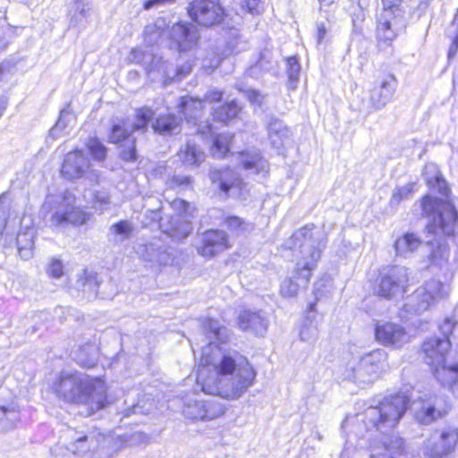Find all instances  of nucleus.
<instances>
[{"label":"nucleus","mask_w":458,"mask_h":458,"mask_svg":"<svg viewBox=\"0 0 458 458\" xmlns=\"http://www.w3.org/2000/svg\"><path fill=\"white\" fill-rule=\"evenodd\" d=\"M174 2H175V0H159L160 4H171Z\"/></svg>","instance_id":"5fc2aeb1"},{"label":"nucleus","mask_w":458,"mask_h":458,"mask_svg":"<svg viewBox=\"0 0 458 458\" xmlns=\"http://www.w3.org/2000/svg\"><path fill=\"white\" fill-rule=\"evenodd\" d=\"M7 101L4 98H0V117L3 115L4 110L6 109Z\"/></svg>","instance_id":"603ef678"},{"label":"nucleus","mask_w":458,"mask_h":458,"mask_svg":"<svg viewBox=\"0 0 458 458\" xmlns=\"http://www.w3.org/2000/svg\"><path fill=\"white\" fill-rule=\"evenodd\" d=\"M405 337V328L401 325L383 322L375 326V339L382 345L398 347L404 342Z\"/></svg>","instance_id":"6ab92c4d"},{"label":"nucleus","mask_w":458,"mask_h":458,"mask_svg":"<svg viewBox=\"0 0 458 458\" xmlns=\"http://www.w3.org/2000/svg\"><path fill=\"white\" fill-rule=\"evenodd\" d=\"M181 164L186 167H199L206 159L204 150L196 143L187 141L176 153Z\"/></svg>","instance_id":"5701e85b"},{"label":"nucleus","mask_w":458,"mask_h":458,"mask_svg":"<svg viewBox=\"0 0 458 458\" xmlns=\"http://www.w3.org/2000/svg\"><path fill=\"white\" fill-rule=\"evenodd\" d=\"M428 185L430 188H437L438 193L442 196L448 197L450 195L451 191L447 182L443 177L439 175H437L428 180Z\"/></svg>","instance_id":"4c0bfd02"},{"label":"nucleus","mask_w":458,"mask_h":458,"mask_svg":"<svg viewBox=\"0 0 458 458\" xmlns=\"http://www.w3.org/2000/svg\"><path fill=\"white\" fill-rule=\"evenodd\" d=\"M397 80L394 74H388L377 85H375L369 91V101L371 105L379 108L384 106L392 98Z\"/></svg>","instance_id":"4be33fe9"},{"label":"nucleus","mask_w":458,"mask_h":458,"mask_svg":"<svg viewBox=\"0 0 458 458\" xmlns=\"http://www.w3.org/2000/svg\"><path fill=\"white\" fill-rule=\"evenodd\" d=\"M247 99L253 104H260L262 102V96L258 90L250 89L246 92Z\"/></svg>","instance_id":"49530a36"},{"label":"nucleus","mask_w":458,"mask_h":458,"mask_svg":"<svg viewBox=\"0 0 458 458\" xmlns=\"http://www.w3.org/2000/svg\"><path fill=\"white\" fill-rule=\"evenodd\" d=\"M449 369L454 372H458V364L450 367Z\"/></svg>","instance_id":"6e6d98bb"},{"label":"nucleus","mask_w":458,"mask_h":458,"mask_svg":"<svg viewBox=\"0 0 458 458\" xmlns=\"http://www.w3.org/2000/svg\"><path fill=\"white\" fill-rule=\"evenodd\" d=\"M242 111L243 106L235 99H231L212 108L210 115L214 123L227 127L241 120Z\"/></svg>","instance_id":"412c9836"},{"label":"nucleus","mask_w":458,"mask_h":458,"mask_svg":"<svg viewBox=\"0 0 458 458\" xmlns=\"http://www.w3.org/2000/svg\"><path fill=\"white\" fill-rule=\"evenodd\" d=\"M53 390L68 404H88L100 410L109 403L107 386L99 377L80 379L74 374L61 375L55 381Z\"/></svg>","instance_id":"7ed1b4c3"},{"label":"nucleus","mask_w":458,"mask_h":458,"mask_svg":"<svg viewBox=\"0 0 458 458\" xmlns=\"http://www.w3.org/2000/svg\"><path fill=\"white\" fill-rule=\"evenodd\" d=\"M398 8H385L380 15L377 18L375 37L377 41V49L379 53H386L389 49V54H393V41L397 38L398 33L395 30V24L398 19Z\"/></svg>","instance_id":"9b49d317"},{"label":"nucleus","mask_w":458,"mask_h":458,"mask_svg":"<svg viewBox=\"0 0 458 458\" xmlns=\"http://www.w3.org/2000/svg\"><path fill=\"white\" fill-rule=\"evenodd\" d=\"M458 51V33L454 38L452 44L449 48V55H454Z\"/></svg>","instance_id":"8fccbe9b"},{"label":"nucleus","mask_w":458,"mask_h":458,"mask_svg":"<svg viewBox=\"0 0 458 458\" xmlns=\"http://www.w3.org/2000/svg\"><path fill=\"white\" fill-rule=\"evenodd\" d=\"M222 223L227 230L226 233L233 235L241 234L247 230V224L244 219L237 216H227L224 217Z\"/></svg>","instance_id":"7c9ffc66"},{"label":"nucleus","mask_w":458,"mask_h":458,"mask_svg":"<svg viewBox=\"0 0 458 458\" xmlns=\"http://www.w3.org/2000/svg\"><path fill=\"white\" fill-rule=\"evenodd\" d=\"M445 326L447 333L445 337H428L421 343L420 348L422 361L436 369L445 363L452 344H458V322H447Z\"/></svg>","instance_id":"39448f33"},{"label":"nucleus","mask_w":458,"mask_h":458,"mask_svg":"<svg viewBox=\"0 0 458 458\" xmlns=\"http://www.w3.org/2000/svg\"><path fill=\"white\" fill-rule=\"evenodd\" d=\"M241 8L243 12L255 16L263 13L264 4L261 0H243Z\"/></svg>","instance_id":"c9c22d12"},{"label":"nucleus","mask_w":458,"mask_h":458,"mask_svg":"<svg viewBox=\"0 0 458 458\" xmlns=\"http://www.w3.org/2000/svg\"><path fill=\"white\" fill-rule=\"evenodd\" d=\"M443 204L445 205V209L430 221L427 226L428 231L431 233L440 232L445 236H454L458 231V212L450 201Z\"/></svg>","instance_id":"dca6fc26"},{"label":"nucleus","mask_w":458,"mask_h":458,"mask_svg":"<svg viewBox=\"0 0 458 458\" xmlns=\"http://www.w3.org/2000/svg\"><path fill=\"white\" fill-rule=\"evenodd\" d=\"M321 257V250L313 248L307 257H304L302 263H298L293 270V278L287 277L282 281L279 286L280 295L284 298L295 297L299 292L297 280L308 284L310 281L312 272L317 267Z\"/></svg>","instance_id":"0eeeda50"},{"label":"nucleus","mask_w":458,"mask_h":458,"mask_svg":"<svg viewBox=\"0 0 458 458\" xmlns=\"http://www.w3.org/2000/svg\"><path fill=\"white\" fill-rule=\"evenodd\" d=\"M411 406V398L404 392H395L385 396L377 405L371 408V426L378 431L394 428Z\"/></svg>","instance_id":"20e7f679"},{"label":"nucleus","mask_w":458,"mask_h":458,"mask_svg":"<svg viewBox=\"0 0 458 458\" xmlns=\"http://www.w3.org/2000/svg\"><path fill=\"white\" fill-rule=\"evenodd\" d=\"M318 301V298H317L313 302H310L307 307L308 312H313L317 310V303Z\"/></svg>","instance_id":"864d4df0"},{"label":"nucleus","mask_w":458,"mask_h":458,"mask_svg":"<svg viewBox=\"0 0 458 458\" xmlns=\"http://www.w3.org/2000/svg\"><path fill=\"white\" fill-rule=\"evenodd\" d=\"M224 98V91L218 89H211L208 90L202 100L209 104L220 103Z\"/></svg>","instance_id":"ea45409f"},{"label":"nucleus","mask_w":458,"mask_h":458,"mask_svg":"<svg viewBox=\"0 0 458 458\" xmlns=\"http://www.w3.org/2000/svg\"><path fill=\"white\" fill-rule=\"evenodd\" d=\"M201 328L206 335L216 339L220 338L222 327L218 326L215 318L209 317L203 318L201 321Z\"/></svg>","instance_id":"f704fd0d"},{"label":"nucleus","mask_w":458,"mask_h":458,"mask_svg":"<svg viewBox=\"0 0 458 458\" xmlns=\"http://www.w3.org/2000/svg\"><path fill=\"white\" fill-rule=\"evenodd\" d=\"M201 98L185 95L180 98L177 110L186 119L191 118L197 112L202 111Z\"/></svg>","instance_id":"c85d7f7f"},{"label":"nucleus","mask_w":458,"mask_h":458,"mask_svg":"<svg viewBox=\"0 0 458 458\" xmlns=\"http://www.w3.org/2000/svg\"><path fill=\"white\" fill-rule=\"evenodd\" d=\"M164 233L176 242H182L191 234L192 225L189 220H178L170 223V225Z\"/></svg>","instance_id":"cd10ccee"},{"label":"nucleus","mask_w":458,"mask_h":458,"mask_svg":"<svg viewBox=\"0 0 458 458\" xmlns=\"http://www.w3.org/2000/svg\"><path fill=\"white\" fill-rule=\"evenodd\" d=\"M87 439H88V437H87V436H83V437H79V438L77 439V441L84 442V441H86Z\"/></svg>","instance_id":"4d7b16f0"},{"label":"nucleus","mask_w":458,"mask_h":458,"mask_svg":"<svg viewBox=\"0 0 458 458\" xmlns=\"http://www.w3.org/2000/svg\"><path fill=\"white\" fill-rule=\"evenodd\" d=\"M208 175L211 183L215 184L225 196H229L233 191L239 194L245 191L246 184L243 179L229 165L215 168L209 172Z\"/></svg>","instance_id":"4468645a"},{"label":"nucleus","mask_w":458,"mask_h":458,"mask_svg":"<svg viewBox=\"0 0 458 458\" xmlns=\"http://www.w3.org/2000/svg\"><path fill=\"white\" fill-rule=\"evenodd\" d=\"M86 148L93 160L104 162L106 159L108 148L98 138H89L86 142Z\"/></svg>","instance_id":"c756f323"},{"label":"nucleus","mask_w":458,"mask_h":458,"mask_svg":"<svg viewBox=\"0 0 458 458\" xmlns=\"http://www.w3.org/2000/svg\"><path fill=\"white\" fill-rule=\"evenodd\" d=\"M48 275L53 278H60L64 275V266L60 259H53L47 268Z\"/></svg>","instance_id":"a19ab883"},{"label":"nucleus","mask_w":458,"mask_h":458,"mask_svg":"<svg viewBox=\"0 0 458 458\" xmlns=\"http://www.w3.org/2000/svg\"><path fill=\"white\" fill-rule=\"evenodd\" d=\"M458 445V428L446 427L438 431L437 437L427 445L428 454L434 458L451 455Z\"/></svg>","instance_id":"2eb2a0df"},{"label":"nucleus","mask_w":458,"mask_h":458,"mask_svg":"<svg viewBox=\"0 0 458 458\" xmlns=\"http://www.w3.org/2000/svg\"><path fill=\"white\" fill-rule=\"evenodd\" d=\"M238 327L242 331H258L259 328H265V318L259 311L243 310L237 318Z\"/></svg>","instance_id":"393cba45"},{"label":"nucleus","mask_w":458,"mask_h":458,"mask_svg":"<svg viewBox=\"0 0 458 458\" xmlns=\"http://www.w3.org/2000/svg\"><path fill=\"white\" fill-rule=\"evenodd\" d=\"M412 193H413L412 187H403V188L398 189L395 191L394 198L396 199V201H401L403 199L409 198L410 196H411Z\"/></svg>","instance_id":"c03bdc74"},{"label":"nucleus","mask_w":458,"mask_h":458,"mask_svg":"<svg viewBox=\"0 0 458 458\" xmlns=\"http://www.w3.org/2000/svg\"><path fill=\"white\" fill-rule=\"evenodd\" d=\"M133 131L123 118L114 122L108 131V142L117 147L120 158L126 163L135 162L138 158Z\"/></svg>","instance_id":"6e6552de"},{"label":"nucleus","mask_w":458,"mask_h":458,"mask_svg":"<svg viewBox=\"0 0 458 458\" xmlns=\"http://www.w3.org/2000/svg\"><path fill=\"white\" fill-rule=\"evenodd\" d=\"M382 5L386 8H398L401 6L403 0H381Z\"/></svg>","instance_id":"09e8293b"},{"label":"nucleus","mask_w":458,"mask_h":458,"mask_svg":"<svg viewBox=\"0 0 458 458\" xmlns=\"http://www.w3.org/2000/svg\"><path fill=\"white\" fill-rule=\"evenodd\" d=\"M421 245V240L413 233H405L398 237L394 243L395 251L399 255H404L417 250Z\"/></svg>","instance_id":"bb28decb"},{"label":"nucleus","mask_w":458,"mask_h":458,"mask_svg":"<svg viewBox=\"0 0 458 458\" xmlns=\"http://www.w3.org/2000/svg\"><path fill=\"white\" fill-rule=\"evenodd\" d=\"M326 34H327V29H326L325 25L324 24L318 25V29H317V32H316L318 43H321L324 40Z\"/></svg>","instance_id":"de8ad7c7"},{"label":"nucleus","mask_w":458,"mask_h":458,"mask_svg":"<svg viewBox=\"0 0 458 458\" xmlns=\"http://www.w3.org/2000/svg\"><path fill=\"white\" fill-rule=\"evenodd\" d=\"M239 157H242V166L246 170L255 169L259 170V165L263 161V157L259 153H249L248 151L242 150L238 153Z\"/></svg>","instance_id":"473e14b6"},{"label":"nucleus","mask_w":458,"mask_h":458,"mask_svg":"<svg viewBox=\"0 0 458 458\" xmlns=\"http://www.w3.org/2000/svg\"><path fill=\"white\" fill-rule=\"evenodd\" d=\"M311 229H312L311 227H310L308 225H304L301 228H300L298 231L294 232L292 234L291 238L295 239V240L311 239L312 238Z\"/></svg>","instance_id":"37998d69"},{"label":"nucleus","mask_w":458,"mask_h":458,"mask_svg":"<svg viewBox=\"0 0 458 458\" xmlns=\"http://www.w3.org/2000/svg\"><path fill=\"white\" fill-rule=\"evenodd\" d=\"M196 133L202 138L210 136L208 152L214 159L224 160L233 155L235 139L233 132H215L213 124L210 122H205L198 126Z\"/></svg>","instance_id":"9d476101"},{"label":"nucleus","mask_w":458,"mask_h":458,"mask_svg":"<svg viewBox=\"0 0 458 458\" xmlns=\"http://www.w3.org/2000/svg\"><path fill=\"white\" fill-rule=\"evenodd\" d=\"M169 205L180 216L191 214V204L183 199L176 198Z\"/></svg>","instance_id":"58836bf2"},{"label":"nucleus","mask_w":458,"mask_h":458,"mask_svg":"<svg viewBox=\"0 0 458 458\" xmlns=\"http://www.w3.org/2000/svg\"><path fill=\"white\" fill-rule=\"evenodd\" d=\"M211 364V357L202 355L197 369L196 383L205 393L235 399L254 384L256 371L245 356L237 363L230 354H224L213 366L214 373L209 369Z\"/></svg>","instance_id":"f257e3e1"},{"label":"nucleus","mask_w":458,"mask_h":458,"mask_svg":"<svg viewBox=\"0 0 458 458\" xmlns=\"http://www.w3.org/2000/svg\"><path fill=\"white\" fill-rule=\"evenodd\" d=\"M417 304L427 310L447 296L444 284L438 280L431 279L425 282L416 292Z\"/></svg>","instance_id":"a211bd4d"},{"label":"nucleus","mask_w":458,"mask_h":458,"mask_svg":"<svg viewBox=\"0 0 458 458\" xmlns=\"http://www.w3.org/2000/svg\"><path fill=\"white\" fill-rule=\"evenodd\" d=\"M232 248L229 234L219 228H208L199 233L197 253L206 259L216 258Z\"/></svg>","instance_id":"1a4fd4ad"},{"label":"nucleus","mask_w":458,"mask_h":458,"mask_svg":"<svg viewBox=\"0 0 458 458\" xmlns=\"http://www.w3.org/2000/svg\"><path fill=\"white\" fill-rule=\"evenodd\" d=\"M16 244L20 255H30L34 249L32 235L28 231H20L16 236Z\"/></svg>","instance_id":"2f4dec72"},{"label":"nucleus","mask_w":458,"mask_h":458,"mask_svg":"<svg viewBox=\"0 0 458 458\" xmlns=\"http://www.w3.org/2000/svg\"><path fill=\"white\" fill-rule=\"evenodd\" d=\"M75 198L70 194L62 196V204L64 209L62 212L56 211L51 216L52 226L55 228L70 225L74 227L82 226L90 220L91 213L83 208L73 204Z\"/></svg>","instance_id":"f8f14e48"},{"label":"nucleus","mask_w":458,"mask_h":458,"mask_svg":"<svg viewBox=\"0 0 458 458\" xmlns=\"http://www.w3.org/2000/svg\"><path fill=\"white\" fill-rule=\"evenodd\" d=\"M418 402L420 406L414 412V418L420 424H431L445 417L451 408L445 398L437 394L419 398Z\"/></svg>","instance_id":"ddd939ff"},{"label":"nucleus","mask_w":458,"mask_h":458,"mask_svg":"<svg viewBox=\"0 0 458 458\" xmlns=\"http://www.w3.org/2000/svg\"><path fill=\"white\" fill-rule=\"evenodd\" d=\"M168 182L171 188L191 189L193 184V179L189 175H173Z\"/></svg>","instance_id":"e433bc0d"},{"label":"nucleus","mask_w":458,"mask_h":458,"mask_svg":"<svg viewBox=\"0 0 458 458\" xmlns=\"http://www.w3.org/2000/svg\"><path fill=\"white\" fill-rule=\"evenodd\" d=\"M181 119L174 113H163L153 118L151 128L154 133L162 136H170L180 128Z\"/></svg>","instance_id":"b1692460"},{"label":"nucleus","mask_w":458,"mask_h":458,"mask_svg":"<svg viewBox=\"0 0 458 458\" xmlns=\"http://www.w3.org/2000/svg\"><path fill=\"white\" fill-rule=\"evenodd\" d=\"M409 286V276L404 268L396 266L380 270L373 282V294L385 300L402 296Z\"/></svg>","instance_id":"423d86ee"},{"label":"nucleus","mask_w":458,"mask_h":458,"mask_svg":"<svg viewBox=\"0 0 458 458\" xmlns=\"http://www.w3.org/2000/svg\"><path fill=\"white\" fill-rule=\"evenodd\" d=\"M154 110L151 106H142L137 107L133 114L131 131L144 132L148 130L154 118Z\"/></svg>","instance_id":"a878e982"},{"label":"nucleus","mask_w":458,"mask_h":458,"mask_svg":"<svg viewBox=\"0 0 458 458\" xmlns=\"http://www.w3.org/2000/svg\"><path fill=\"white\" fill-rule=\"evenodd\" d=\"M442 202L430 195H424L420 199L422 215L426 217L435 214Z\"/></svg>","instance_id":"72a5a7b5"},{"label":"nucleus","mask_w":458,"mask_h":458,"mask_svg":"<svg viewBox=\"0 0 458 458\" xmlns=\"http://www.w3.org/2000/svg\"><path fill=\"white\" fill-rule=\"evenodd\" d=\"M288 69L291 72L297 73L300 70L299 61L295 55L288 56L285 59Z\"/></svg>","instance_id":"a18cd8bd"},{"label":"nucleus","mask_w":458,"mask_h":458,"mask_svg":"<svg viewBox=\"0 0 458 458\" xmlns=\"http://www.w3.org/2000/svg\"><path fill=\"white\" fill-rule=\"evenodd\" d=\"M160 4L159 3V0H146L144 3H143V9L145 10H148L150 9L151 7L153 6H157Z\"/></svg>","instance_id":"3c124183"},{"label":"nucleus","mask_w":458,"mask_h":458,"mask_svg":"<svg viewBox=\"0 0 458 458\" xmlns=\"http://www.w3.org/2000/svg\"><path fill=\"white\" fill-rule=\"evenodd\" d=\"M191 22L176 21L171 39L179 52L193 49L199 40V30L222 27L231 18L220 0H191L186 7Z\"/></svg>","instance_id":"f03ea898"},{"label":"nucleus","mask_w":458,"mask_h":458,"mask_svg":"<svg viewBox=\"0 0 458 458\" xmlns=\"http://www.w3.org/2000/svg\"><path fill=\"white\" fill-rule=\"evenodd\" d=\"M89 166L82 149L76 148L65 154L60 172L67 180H76L83 177Z\"/></svg>","instance_id":"f3484780"},{"label":"nucleus","mask_w":458,"mask_h":458,"mask_svg":"<svg viewBox=\"0 0 458 458\" xmlns=\"http://www.w3.org/2000/svg\"><path fill=\"white\" fill-rule=\"evenodd\" d=\"M387 366V353L381 350H374L363 355L358 364L359 370L373 378L379 377Z\"/></svg>","instance_id":"aec40b11"},{"label":"nucleus","mask_w":458,"mask_h":458,"mask_svg":"<svg viewBox=\"0 0 458 458\" xmlns=\"http://www.w3.org/2000/svg\"><path fill=\"white\" fill-rule=\"evenodd\" d=\"M114 231L116 234L129 235L131 231V225L127 220H120L113 225Z\"/></svg>","instance_id":"79ce46f5"}]
</instances>
